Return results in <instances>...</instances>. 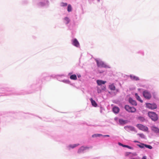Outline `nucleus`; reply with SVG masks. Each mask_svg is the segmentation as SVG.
I'll use <instances>...</instances> for the list:
<instances>
[{
	"label": "nucleus",
	"instance_id": "1",
	"mask_svg": "<svg viewBox=\"0 0 159 159\" xmlns=\"http://www.w3.org/2000/svg\"><path fill=\"white\" fill-rule=\"evenodd\" d=\"M33 2L34 5L39 7H48L49 5L48 0H35Z\"/></svg>",
	"mask_w": 159,
	"mask_h": 159
},
{
	"label": "nucleus",
	"instance_id": "2",
	"mask_svg": "<svg viewBox=\"0 0 159 159\" xmlns=\"http://www.w3.org/2000/svg\"><path fill=\"white\" fill-rule=\"evenodd\" d=\"M51 76L53 78H56L58 80L66 84H70L71 85H72L70 81L69 80L62 79L61 78L62 77H64L65 76V75L63 74L57 75H51Z\"/></svg>",
	"mask_w": 159,
	"mask_h": 159
},
{
	"label": "nucleus",
	"instance_id": "3",
	"mask_svg": "<svg viewBox=\"0 0 159 159\" xmlns=\"http://www.w3.org/2000/svg\"><path fill=\"white\" fill-rule=\"evenodd\" d=\"M97 63V66L100 68H110V67L106 63L102 61L101 59L97 58L95 59Z\"/></svg>",
	"mask_w": 159,
	"mask_h": 159
},
{
	"label": "nucleus",
	"instance_id": "4",
	"mask_svg": "<svg viewBox=\"0 0 159 159\" xmlns=\"http://www.w3.org/2000/svg\"><path fill=\"white\" fill-rule=\"evenodd\" d=\"M108 88L111 91H114L113 92H109V93L111 95H116L119 91L118 89H116L115 84L113 83L110 84L109 85Z\"/></svg>",
	"mask_w": 159,
	"mask_h": 159
},
{
	"label": "nucleus",
	"instance_id": "5",
	"mask_svg": "<svg viewBox=\"0 0 159 159\" xmlns=\"http://www.w3.org/2000/svg\"><path fill=\"white\" fill-rule=\"evenodd\" d=\"M0 93H5L6 95H10L12 93L11 89L8 88H0Z\"/></svg>",
	"mask_w": 159,
	"mask_h": 159
},
{
	"label": "nucleus",
	"instance_id": "6",
	"mask_svg": "<svg viewBox=\"0 0 159 159\" xmlns=\"http://www.w3.org/2000/svg\"><path fill=\"white\" fill-rule=\"evenodd\" d=\"M92 147H88L86 146H82L80 147L78 150L77 152L79 153H84L87 150L91 149Z\"/></svg>",
	"mask_w": 159,
	"mask_h": 159
},
{
	"label": "nucleus",
	"instance_id": "7",
	"mask_svg": "<svg viewBox=\"0 0 159 159\" xmlns=\"http://www.w3.org/2000/svg\"><path fill=\"white\" fill-rule=\"evenodd\" d=\"M148 115L152 120L154 121H156L158 119V116L155 112H149L148 113Z\"/></svg>",
	"mask_w": 159,
	"mask_h": 159
},
{
	"label": "nucleus",
	"instance_id": "8",
	"mask_svg": "<svg viewBox=\"0 0 159 159\" xmlns=\"http://www.w3.org/2000/svg\"><path fill=\"white\" fill-rule=\"evenodd\" d=\"M143 97L147 99H150L152 97L151 94L149 91L145 90L143 92Z\"/></svg>",
	"mask_w": 159,
	"mask_h": 159
},
{
	"label": "nucleus",
	"instance_id": "9",
	"mask_svg": "<svg viewBox=\"0 0 159 159\" xmlns=\"http://www.w3.org/2000/svg\"><path fill=\"white\" fill-rule=\"evenodd\" d=\"M146 106L147 108L152 110L155 109L157 107V105L154 103H146Z\"/></svg>",
	"mask_w": 159,
	"mask_h": 159
},
{
	"label": "nucleus",
	"instance_id": "10",
	"mask_svg": "<svg viewBox=\"0 0 159 159\" xmlns=\"http://www.w3.org/2000/svg\"><path fill=\"white\" fill-rule=\"evenodd\" d=\"M125 109L128 112L134 113L136 111V109L133 107H131L129 105H126L125 107Z\"/></svg>",
	"mask_w": 159,
	"mask_h": 159
},
{
	"label": "nucleus",
	"instance_id": "11",
	"mask_svg": "<svg viewBox=\"0 0 159 159\" xmlns=\"http://www.w3.org/2000/svg\"><path fill=\"white\" fill-rule=\"evenodd\" d=\"M136 127L139 129L143 131L146 132L148 131V128L147 127L140 124L136 125Z\"/></svg>",
	"mask_w": 159,
	"mask_h": 159
},
{
	"label": "nucleus",
	"instance_id": "12",
	"mask_svg": "<svg viewBox=\"0 0 159 159\" xmlns=\"http://www.w3.org/2000/svg\"><path fill=\"white\" fill-rule=\"evenodd\" d=\"M71 43L72 44L77 48H79L80 47V43L76 39H73L71 40Z\"/></svg>",
	"mask_w": 159,
	"mask_h": 159
},
{
	"label": "nucleus",
	"instance_id": "13",
	"mask_svg": "<svg viewBox=\"0 0 159 159\" xmlns=\"http://www.w3.org/2000/svg\"><path fill=\"white\" fill-rule=\"evenodd\" d=\"M126 131L129 132L130 131H134L137 132L134 127L131 126H126L124 127Z\"/></svg>",
	"mask_w": 159,
	"mask_h": 159
},
{
	"label": "nucleus",
	"instance_id": "14",
	"mask_svg": "<svg viewBox=\"0 0 159 159\" xmlns=\"http://www.w3.org/2000/svg\"><path fill=\"white\" fill-rule=\"evenodd\" d=\"M79 145V143L69 144L66 146V149L68 150H70L71 149H73L77 147Z\"/></svg>",
	"mask_w": 159,
	"mask_h": 159
},
{
	"label": "nucleus",
	"instance_id": "15",
	"mask_svg": "<svg viewBox=\"0 0 159 159\" xmlns=\"http://www.w3.org/2000/svg\"><path fill=\"white\" fill-rule=\"evenodd\" d=\"M62 20L64 23L66 25L69 24L71 21L70 18L67 16L64 17L62 19Z\"/></svg>",
	"mask_w": 159,
	"mask_h": 159
},
{
	"label": "nucleus",
	"instance_id": "16",
	"mask_svg": "<svg viewBox=\"0 0 159 159\" xmlns=\"http://www.w3.org/2000/svg\"><path fill=\"white\" fill-rule=\"evenodd\" d=\"M151 129L152 131L156 134L159 133V129L154 125L151 126Z\"/></svg>",
	"mask_w": 159,
	"mask_h": 159
},
{
	"label": "nucleus",
	"instance_id": "17",
	"mask_svg": "<svg viewBox=\"0 0 159 159\" xmlns=\"http://www.w3.org/2000/svg\"><path fill=\"white\" fill-rule=\"evenodd\" d=\"M96 82L98 85L100 86L105 84L106 83V81L101 80H97Z\"/></svg>",
	"mask_w": 159,
	"mask_h": 159
},
{
	"label": "nucleus",
	"instance_id": "18",
	"mask_svg": "<svg viewBox=\"0 0 159 159\" xmlns=\"http://www.w3.org/2000/svg\"><path fill=\"white\" fill-rule=\"evenodd\" d=\"M129 77L131 80H133L137 81L139 80V78L138 77L133 75H130Z\"/></svg>",
	"mask_w": 159,
	"mask_h": 159
},
{
	"label": "nucleus",
	"instance_id": "19",
	"mask_svg": "<svg viewBox=\"0 0 159 159\" xmlns=\"http://www.w3.org/2000/svg\"><path fill=\"white\" fill-rule=\"evenodd\" d=\"M129 102L132 105L134 106H136L137 105V103L136 101L135 100H133V99L131 98H129Z\"/></svg>",
	"mask_w": 159,
	"mask_h": 159
},
{
	"label": "nucleus",
	"instance_id": "20",
	"mask_svg": "<svg viewBox=\"0 0 159 159\" xmlns=\"http://www.w3.org/2000/svg\"><path fill=\"white\" fill-rule=\"evenodd\" d=\"M119 111V108L117 107H114L112 108V111L115 114H117L118 113Z\"/></svg>",
	"mask_w": 159,
	"mask_h": 159
},
{
	"label": "nucleus",
	"instance_id": "21",
	"mask_svg": "<svg viewBox=\"0 0 159 159\" xmlns=\"http://www.w3.org/2000/svg\"><path fill=\"white\" fill-rule=\"evenodd\" d=\"M119 122L120 125H124L127 124L128 123L127 120H124L122 119H119Z\"/></svg>",
	"mask_w": 159,
	"mask_h": 159
},
{
	"label": "nucleus",
	"instance_id": "22",
	"mask_svg": "<svg viewBox=\"0 0 159 159\" xmlns=\"http://www.w3.org/2000/svg\"><path fill=\"white\" fill-rule=\"evenodd\" d=\"M67 10L68 12H70L73 11V7L72 5L70 4H69L67 5Z\"/></svg>",
	"mask_w": 159,
	"mask_h": 159
},
{
	"label": "nucleus",
	"instance_id": "23",
	"mask_svg": "<svg viewBox=\"0 0 159 159\" xmlns=\"http://www.w3.org/2000/svg\"><path fill=\"white\" fill-rule=\"evenodd\" d=\"M135 96L137 100L140 102L141 103L143 102V101L142 100L140 96L138 95V94L137 93H135Z\"/></svg>",
	"mask_w": 159,
	"mask_h": 159
},
{
	"label": "nucleus",
	"instance_id": "24",
	"mask_svg": "<svg viewBox=\"0 0 159 159\" xmlns=\"http://www.w3.org/2000/svg\"><path fill=\"white\" fill-rule=\"evenodd\" d=\"M90 100L91 102L92 105L93 106L95 107H97L98 105L94 100H93V99L91 98H90Z\"/></svg>",
	"mask_w": 159,
	"mask_h": 159
},
{
	"label": "nucleus",
	"instance_id": "25",
	"mask_svg": "<svg viewBox=\"0 0 159 159\" xmlns=\"http://www.w3.org/2000/svg\"><path fill=\"white\" fill-rule=\"evenodd\" d=\"M70 78L71 80H76L77 79V76L75 74L71 75Z\"/></svg>",
	"mask_w": 159,
	"mask_h": 159
},
{
	"label": "nucleus",
	"instance_id": "26",
	"mask_svg": "<svg viewBox=\"0 0 159 159\" xmlns=\"http://www.w3.org/2000/svg\"><path fill=\"white\" fill-rule=\"evenodd\" d=\"M102 136H103V135L101 134H96L93 135H92V137L93 138H95L97 137H100Z\"/></svg>",
	"mask_w": 159,
	"mask_h": 159
},
{
	"label": "nucleus",
	"instance_id": "27",
	"mask_svg": "<svg viewBox=\"0 0 159 159\" xmlns=\"http://www.w3.org/2000/svg\"><path fill=\"white\" fill-rule=\"evenodd\" d=\"M137 119L141 122H143L145 121V119L143 117L139 116L137 118Z\"/></svg>",
	"mask_w": 159,
	"mask_h": 159
},
{
	"label": "nucleus",
	"instance_id": "28",
	"mask_svg": "<svg viewBox=\"0 0 159 159\" xmlns=\"http://www.w3.org/2000/svg\"><path fill=\"white\" fill-rule=\"evenodd\" d=\"M68 4L66 2H61L60 3V6L61 7H65L67 6Z\"/></svg>",
	"mask_w": 159,
	"mask_h": 159
},
{
	"label": "nucleus",
	"instance_id": "29",
	"mask_svg": "<svg viewBox=\"0 0 159 159\" xmlns=\"http://www.w3.org/2000/svg\"><path fill=\"white\" fill-rule=\"evenodd\" d=\"M137 135L139 136L140 137H141L142 139H145L146 137L143 134H138Z\"/></svg>",
	"mask_w": 159,
	"mask_h": 159
},
{
	"label": "nucleus",
	"instance_id": "30",
	"mask_svg": "<svg viewBox=\"0 0 159 159\" xmlns=\"http://www.w3.org/2000/svg\"><path fill=\"white\" fill-rule=\"evenodd\" d=\"M145 144L142 143L141 144L138 145L141 148H145Z\"/></svg>",
	"mask_w": 159,
	"mask_h": 159
},
{
	"label": "nucleus",
	"instance_id": "31",
	"mask_svg": "<svg viewBox=\"0 0 159 159\" xmlns=\"http://www.w3.org/2000/svg\"><path fill=\"white\" fill-rule=\"evenodd\" d=\"M123 147L125 148H127L129 149H133V147L125 145H124L123 146Z\"/></svg>",
	"mask_w": 159,
	"mask_h": 159
},
{
	"label": "nucleus",
	"instance_id": "32",
	"mask_svg": "<svg viewBox=\"0 0 159 159\" xmlns=\"http://www.w3.org/2000/svg\"><path fill=\"white\" fill-rule=\"evenodd\" d=\"M145 148H149V149H152V147L150 145L145 144Z\"/></svg>",
	"mask_w": 159,
	"mask_h": 159
},
{
	"label": "nucleus",
	"instance_id": "33",
	"mask_svg": "<svg viewBox=\"0 0 159 159\" xmlns=\"http://www.w3.org/2000/svg\"><path fill=\"white\" fill-rule=\"evenodd\" d=\"M118 144L119 145L122 146L123 147V145H124V144H122L121 143H120V142L118 143Z\"/></svg>",
	"mask_w": 159,
	"mask_h": 159
},
{
	"label": "nucleus",
	"instance_id": "34",
	"mask_svg": "<svg viewBox=\"0 0 159 159\" xmlns=\"http://www.w3.org/2000/svg\"><path fill=\"white\" fill-rule=\"evenodd\" d=\"M103 136L104 137H109L110 136L109 135H103V136Z\"/></svg>",
	"mask_w": 159,
	"mask_h": 159
},
{
	"label": "nucleus",
	"instance_id": "35",
	"mask_svg": "<svg viewBox=\"0 0 159 159\" xmlns=\"http://www.w3.org/2000/svg\"><path fill=\"white\" fill-rule=\"evenodd\" d=\"M118 118L117 117H116L114 118L115 120L116 121L118 120Z\"/></svg>",
	"mask_w": 159,
	"mask_h": 159
},
{
	"label": "nucleus",
	"instance_id": "36",
	"mask_svg": "<svg viewBox=\"0 0 159 159\" xmlns=\"http://www.w3.org/2000/svg\"><path fill=\"white\" fill-rule=\"evenodd\" d=\"M142 159H147V157L145 156H144Z\"/></svg>",
	"mask_w": 159,
	"mask_h": 159
},
{
	"label": "nucleus",
	"instance_id": "37",
	"mask_svg": "<svg viewBox=\"0 0 159 159\" xmlns=\"http://www.w3.org/2000/svg\"><path fill=\"white\" fill-rule=\"evenodd\" d=\"M72 72H70V73H68V75L70 76L71 75H72Z\"/></svg>",
	"mask_w": 159,
	"mask_h": 159
},
{
	"label": "nucleus",
	"instance_id": "38",
	"mask_svg": "<svg viewBox=\"0 0 159 159\" xmlns=\"http://www.w3.org/2000/svg\"><path fill=\"white\" fill-rule=\"evenodd\" d=\"M102 89L103 90H105L106 89L105 87L103 86L102 87Z\"/></svg>",
	"mask_w": 159,
	"mask_h": 159
},
{
	"label": "nucleus",
	"instance_id": "39",
	"mask_svg": "<svg viewBox=\"0 0 159 159\" xmlns=\"http://www.w3.org/2000/svg\"><path fill=\"white\" fill-rule=\"evenodd\" d=\"M77 76L79 78H80L81 77V75H78Z\"/></svg>",
	"mask_w": 159,
	"mask_h": 159
},
{
	"label": "nucleus",
	"instance_id": "40",
	"mask_svg": "<svg viewBox=\"0 0 159 159\" xmlns=\"http://www.w3.org/2000/svg\"><path fill=\"white\" fill-rule=\"evenodd\" d=\"M134 143H139V142L137 141H134Z\"/></svg>",
	"mask_w": 159,
	"mask_h": 159
},
{
	"label": "nucleus",
	"instance_id": "41",
	"mask_svg": "<svg viewBox=\"0 0 159 159\" xmlns=\"http://www.w3.org/2000/svg\"><path fill=\"white\" fill-rule=\"evenodd\" d=\"M98 71L100 73H103V71Z\"/></svg>",
	"mask_w": 159,
	"mask_h": 159
},
{
	"label": "nucleus",
	"instance_id": "42",
	"mask_svg": "<svg viewBox=\"0 0 159 159\" xmlns=\"http://www.w3.org/2000/svg\"><path fill=\"white\" fill-rule=\"evenodd\" d=\"M140 90V89H138V90Z\"/></svg>",
	"mask_w": 159,
	"mask_h": 159
}]
</instances>
